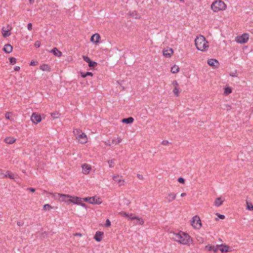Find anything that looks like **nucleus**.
Listing matches in <instances>:
<instances>
[{
  "mask_svg": "<svg viewBox=\"0 0 253 253\" xmlns=\"http://www.w3.org/2000/svg\"><path fill=\"white\" fill-rule=\"evenodd\" d=\"M197 241L200 244H202L204 242V239L201 236L197 235L196 236Z\"/></svg>",
  "mask_w": 253,
  "mask_h": 253,
  "instance_id": "f704fd0d",
  "label": "nucleus"
},
{
  "mask_svg": "<svg viewBox=\"0 0 253 253\" xmlns=\"http://www.w3.org/2000/svg\"><path fill=\"white\" fill-rule=\"evenodd\" d=\"M122 141V139L120 137H117L116 138L113 139L111 143H107V142H105V144L109 146H111L112 145H116L120 144Z\"/></svg>",
  "mask_w": 253,
  "mask_h": 253,
  "instance_id": "a211bd4d",
  "label": "nucleus"
},
{
  "mask_svg": "<svg viewBox=\"0 0 253 253\" xmlns=\"http://www.w3.org/2000/svg\"><path fill=\"white\" fill-rule=\"evenodd\" d=\"M173 238L176 242L183 245L189 244L192 241L190 237L183 232L174 234Z\"/></svg>",
  "mask_w": 253,
  "mask_h": 253,
  "instance_id": "f03ea898",
  "label": "nucleus"
},
{
  "mask_svg": "<svg viewBox=\"0 0 253 253\" xmlns=\"http://www.w3.org/2000/svg\"><path fill=\"white\" fill-rule=\"evenodd\" d=\"M208 64L212 67H217L219 63L217 60L214 59H210L208 60Z\"/></svg>",
  "mask_w": 253,
  "mask_h": 253,
  "instance_id": "412c9836",
  "label": "nucleus"
},
{
  "mask_svg": "<svg viewBox=\"0 0 253 253\" xmlns=\"http://www.w3.org/2000/svg\"><path fill=\"white\" fill-rule=\"evenodd\" d=\"M134 121V119L132 117H129L127 118L123 119L122 120V122L123 123H126V124H131L133 123Z\"/></svg>",
  "mask_w": 253,
  "mask_h": 253,
  "instance_id": "c85d7f7f",
  "label": "nucleus"
},
{
  "mask_svg": "<svg viewBox=\"0 0 253 253\" xmlns=\"http://www.w3.org/2000/svg\"><path fill=\"white\" fill-rule=\"evenodd\" d=\"M82 200H83V198L72 196V197L68 200V201L70 203H73L74 204L78 205Z\"/></svg>",
  "mask_w": 253,
  "mask_h": 253,
  "instance_id": "f3484780",
  "label": "nucleus"
},
{
  "mask_svg": "<svg viewBox=\"0 0 253 253\" xmlns=\"http://www.w3.org/2000/svg\"><path fill=\"white\" fill-rule=\"evenodd\" d=\"M163 144H165L168 143V141H167L166 142H165V141H163Z\"/></svg>",
  "mask_w": 253,
  "mask_h": 253,
  "instance_id": "bf43d9fd",
  "label": "nucleus"
},
{
  "mask_svg": "<svg viewBox=\"0 0 253 253\" xmlns=\"http://www.w3.org/2000/svg\"><path fill=\"white\" fill-rule=\"evenodd\" d=\"M4 176L5 177H8L12 179H14L15 178L14 175L12 172H10L9 171H7L6 173L5 174Z\"/></svg>",
  "mask_w": 253,
  "mask_h": 253,
  "instance_id": "473e14b6",
  "label": "nucleus"
},
{
  "mask_svg": "<svg viewBox=\"0 0 253 253\" xmlns=\"http://www.w3.org/2000/svg\"><path fill=\"white\" fill-rule=\"evenodd\" d=\"M163 55L166 58H170L173 53V51L171 48L165 49L163 51Z\"/></svg>",
  "mask_w": 253,
  "mask_h": 253,
  "instance_id": "dca6fc26",
  "label": "nucleus"
},
{
  "mask_svg": "<svg viewBox=\"0 0 253 253\" xmlns=\"http://www.w3.org/2000/svg\"><path fill=\"white\" fill-rule=\"evenodd\" d=\"M249 40V35L248 34H244L241 36L237 37L236 41L238 43H244L248 42Z\"/></svg>",
  "mask_w": 253,
  "mask_h": 253,
  "instance_id": "1a4fd4ad",
  "label": "nucleus"
},
{
  "mask_svg": "<svg viewBox=\"0 0 253 253\" xmlns=\"http://www.w3.org/2000/svg\"><path fill=\"white\" fill-rule=\"evenodd\" d=\"M195 44L198 50L205 51L208 50L209 45L203 36L197 37L195 40Z\"/></svg>",
  "mask_w": 253,
  "mask_h": 253,
  "instance_id": "f257e3e1",
  "label": "nucleus"
},
{
  "mask_svg": "<svg viewBox=\"0 0 253 253\" xmlns=\"http://www.w3.org/2000/svg\"><path fill=\"white\" fill-rule=\"evenodd\" d=\"M83 201L87 202L91 204L100 205L102 203L101 199L97 196L84 198Z\"/></svg>",
  "mask_w": 253,
  "mask_h": 253,
  "instance_id": "423d86ee",
  "label": "nucleus"
},
{
  "mask_svg": "<svg viewBox=\"0 0 253 253\" xmlns=\"http://www.w3.org/2000/svg\"><path fill=\"white\" fill-rule=\"evenodd\" d=\"M97 64L96 62L90 61L88 63V66L91 68H94L97 66Z\"/></svg>",
  "mask_w": 253,
  "mask_h": 253,
  "instance_id": "e433bc0d",
  "label": "nucleus"
},
{
  "mask_svg": "<svg viewBox=\"0 0 253 253\" xmlns=\"http://www.w3.org/2000/svg\"><path fill=\"white\" fill-rule=\"evenodd\" d=\"M83 173L84 174H88L91 170V166L87 164H84L82 165Z\"/></svg>",
  "mask_w": 253,
  "mask_h": 253,
  "instance_id": "2eb2a0df",
  "label": "nucleus"
},
{
  "mask_svg": "<svg viewBox=\"0 0 253 253\" xmlns=\"http://www.w3.org/2000/svg\"><path fill=\"white\" fill-rule=\"evenodd\" d=\"M15 141H16L15 138H14L13 137H6L4 139V142L6 143L10 144H13V143H14L15 142Z\"/></svg>",
  "mask_w": 253,
  "mask_h": 253,
  "instance_id": "bb28decb",
  "label": "nucleus"
},
{
  "mask_svg": "<svg viewBox=\"0 0 253 253\" xmlns=\"http://www.w3.org/2000/svg\"><path fill=\"white\" fill-rule=\"evenodd\" d=\"M231 76H232L233 77H235V76L234 74L231 75Z\"/></svg>",
  "mask_w": 253,
  "mask_h": 253,
  "instance_id": "680f3d73",
  "label": "nucleus"
},
{
  "mask_svg": "<svg viewBox=\"0 0 253 253\" xmlns=\"http://www.w3.org/2000/svg\"><path fill=\"white\" fill-rule=\"evenodd\" d=\"M17 225H18V226H21V223H20V222H17Z\"/></svg>",
  "mask_w": 253,
  "mask_h": 253,
  "instance_id": "13d9d810",
  "label": "nucleus"
},
{
  "mask_svg": "<svg viewBox=\"0 0 253 253\" xmlns=\"http://www.w3.org/2000/svg\"><path fill=\"white\" fill-rule=\"evenodd\" d=\"M12 46L10 44H7L4 45L3 50L4 51V52L9 53L12 52Z\"/></svg>",
  "mask_w": 253,
  "mask_h": 253,
  "instance_id": "b1692460",
  "label": "nucleus"
},
{
  "mask_svg": "<svg viewBox=\"0 0 253 253\" xmlns=\"http://www.w3.org/2000/svg\"><path fill=\"white\" fill-rule=\"evenodd\" d=\"M113 179L119 184V186H123L125 184V180L122 178V176L119 175H114L113 176Z\"/></svg>",
  "mask_w": 253,
  "mask_h": 253,
  "instance_id": "4468645a",
  "label": "nucleus"
},
{
  "mask_svg": "<svg viewBox=\"0 0 253 253\" xmlns=\"http://www.w3.org/2000/svg\"><path fill=\"white\" fill-rule=\"evenodd\" d=\"M107 142V143H111V142H110V140H108Z\"/></svg>",
  "mask_w": 253,
  "mask_h": 253,
  "instance_id": "052dcab7",
  "label": "nucleus"
},
{
  "mask_svg": "<svg viewBox=\"0 0 253 253\" xmlns=\"http://www.w3.org/2000/svg\"><path fill=\"white\" fill-rule=\"evenodd\" d=\"M247 209L249 211H253V205L248 201H247Z\"/></svg>",
  "mask_w": 253,
  "mask_h": 253,
  "instance_id": "c9c22d12",
  "label": "nucleus"
},
{
  "mask_svg": "<svg viewBox=\"0 0 253 253\" xmlns=\"http://www.w3.org/2000/svg\"><path fill=\"white\" fill-rule=\"evenodd\" d=\"M211 8L214 12H218L225 10L226 8V4L221 0H217L212 3Z\"/></svg>",
  "mask_w": 253,
  "mask_h": 253,
  "instance_id": "20e7f679",
  "label": "nucleus"
},
{
  "mask_svg": "<svg viewBox=\"0 0 253 253\" xmlns=\"http://www.w3.org/2000/svg\"><path fill=\"white\" fill-rule=\"evenodd\" d=\"M74 236H78L79 237H81L82 236V235L81 233H76L74 234Z\"/></svg>",
  "mask_w": 253,
  "mask_h": 253,
  "instance_id": "5fc2aeb1",
  "label": "nucleus"
},
{
  "mask_svg": "<svg viewBox=\"0 0 253 253\" xmlns=\"http://www.w3.org/2000/svg\"><path fill=\"white\" fill-rule=\"evenodd\" d=\"M12 29V27L8 25L6 27H3L2 28V36L6 38L9 37L11 35L10 31Z\"/></svg>",
  "mask_w": 253,
  "mask_h": 253,
  "instance_id": "9b49d317",
  "label": "nucleus"
},
{
  "mask_svg": "<svg viewBox=\"0 0 253 253\" xmlns=\"http://www.w3.org/2000/svg\"><path fill=\"white\" fill-rule=\"evenodd\" d=\"M51 52L53 53L55 55L58 57H61L62 56V52L58 50L56 47H54L51 50Z\"/></svg>",
  "mask_w": 253,
  "mask_h": 253,
  "instance_id": "a878e982",
  "label": "nucleus"
},
{
  "mask_svg": "<svg viewBox=\"0 0 253 253\" xmlns=\"http://www.w3.org/2000/svg\"><path fill=\"white\" fill-rule=\"evenodd\" d=\"M31 120L33 123L37 124L42 121V118L40 115L33 113L31 116Z\"/></svg>",
  "mask_w": 253,
  "mask_h": 253,
  "instance_id": "9d476101",
  "label": "nucleus"
},
{
  "mask_svg": "<svg viewBox=\"0 0 253 253\" xmlns=\"http://www.w3.org/2000/svg\"><path fill=\"white\" fill-rule=\"evenodd\" d=\"M177 180L179 183H184L185 182L184 178H183L182 177L178 178Z\"/></svg>",
  "mask_w": 253,
  "mask_h": 253,
  "instance_id": "a18cd8bd",
  "label": "nucleus"
},
{
  "mask_svg": "<svg viewBox=\"0 0 253 253\" xmlns=\"http://www.w3.org/2000/svg\"><path fill=\"white\" fill-rule=\"evenodd\" d=\"M110 226H111V222L109 220V219H107L106 221L105 226L108 227H110Z\"/></svg>",
  "mask_w": 253,
  "mask_h": 253,
  "instance_id": "79ce46f5",
  "label": "nucleus"
},
{
  "mask_svg": "<svg viewBox=\"0 0 253 253\" xmlns=\"http://www.w3.org/2000/svg\"><path fill=\"white\" fill-rule=\"evenodd\" d=\"M9 62H10V64L12 65L15 64L16 62V59L14 57H10L9 58Z\"/></svg>",
  "mask_w": 253,
  "mask_h": 253,
  "instance_id": "58836bf2",
  "label": "nucleus"
},
{
  "mask_svg": "<svg viewBox=\"0 0 253 253\" xmlns=\"http://www.w3.org/2000/svg\"><path fill=\"white\" fill-rule=\"evenodd\" d=\"M186 195V193H182L181 194V196L182 197H185Z\"/></svg>",
  "mask_w": 253,
  "mask_h": 253,
  "instance_id": "6e6d98bb",
  "label": "nucleus"
},
{
  "mask_svg": "<svg viewBox=\"0 0 253 253\" xmlns=\"http://www.w3.org/2000/svg\"><path fill=\"white\" fill-rule=\"evenodd\" d=\"M179 68L177 65H174L171 68L170 72L172 74H175L179 72Z\"/></svg>",
  "mask_w": 253,
  "mask_h": 253,
  "instance_id": "7c9ffc66",
  "label": "nucleus"
},
{
  "mask_svg": "<svg viewBox=\"0 0 253 253\" xmlns=\"http://www.w3.org/2000/svg\"><path fill=\"white\" fill-rule=\"evenodd\" d=\"M81 76L83 78H85L87 76H92L93 74L91 72H87L85 73L81 72Z\"/></svg>",
  "mask_w": 253,
  "mask_h": 253,
  "instance_id": "72a5a7b5",
  "label": "nucleus"
},
{
  "mask_svg": "<svg viewBox=\"0 0 253 253\" xmlns=\"http://www.w3.org/2000/svg\"><path fill=\"white\" fill-rule=\"evenodd\" d=\"M83 58L84 61L87 62L88 63L91 61L90 59L87 56H83Z\"/></svg>",
  "mask_w": 253,
  "mask_h": 253,
  "instance_id": "a19ab883",
  "label": "nucleus"
},
{
  "mask_svg": "<svg viewBox=\"0 0 253 253\" xmlns=\"http://www.w3.org/2000/svg\"><path fill=\"white\" fill-rule=\"evenodd\" d=\"M51 117L53 119L58 118L59 117V114L58 112L53 113L51 114Z\"/></svg>",
  "mask_w": 253,
  "mask_h": 253,
  "instance_id": "ea45409f",
  "label": "nucleus"
},
{
  "mask_svg": "<svg viewBox=\"0 0 253 253\" xmlns=\"http://www.w3.org/2000/svg\"><path fill=\"white\" fill-rule=\"evenodd\" d=\"M73 133L77 140L81 144H85L88 141L86 135L80 129L75 128L73 130Z\"/></svg>",
  "mask_w": 253,
  "mask_h": 253,
  "instance_id": "7ed1b4c3",
  "label": "nucleus"
},
{
  "mask_svg": "<svg viewBox=\"0 0 253 253\" xmlns=\"http://www.w3.org/2000/svg\"><path fill=\"white\" fill-rule=\"evenodd\" d=\"M31 66H35L36 65V62L34 61H32L30 64Z\"/></svg>",
  "mask_w": 253,
  "mask_h": 253,
  "instance_id": "603ef678",
  "label": "nucleus"
},
{
  "mask_svg": "<svg viewBox=\"0 0 253 253\" xmlns=\"http://www.w3.org/2000/svg\"><path fill=\"white\" fill-rule=\"evenodd\" d=\"M176 194L174 192H169L165 197V199L168 203H171L175 200Z\"/></svg>",
  "mask_w": 253,
  "mask_h": 253,
  "instance_id": "f8f14e48",
  "label": "nucleus"
},
{
  "mask_svg": "<svg viewBox=\"0 0 253 253\" xmlns=\"http://www.w3.org/2000/svg\"><path fill=\"white\" fill-rule=\"evenodd\" d=\"M35 46L36 47H39L41 46V42L39 41H37L35 43Z\"/></svg>",
  "mask_w": 253,
  "mask_h": 253,
  "instance_id": "37998d69",
  "label": "nucleus"
},
{
  "mask_svg": "<svg viewBox=\"0 0 253 253\" xmlns=\"http://www.w3.org/2000/svg\"><path fill=\"white\" fill-rule=\"evenodd\" d=\"M79 205L83 207L86 208V205L84 203H82V201L80 202V204H78Z\"/></svg>",
  "mask_w": 253,
  "mask_h": 253,
  "instance_id": "3c124183",
  "label": "nucleus"
},
{
  "mask_svg": "<svg viewBox=\"0 0 253 253\" xmlns=\"http://www.w3.org/2000/svg\"><path fill=\"white\" fill-rule=\"evenodd\" d=\"M137 177L139 179H141V180H143L144 179V177L143 176L141 175V174H137Z\"/></svg>",
  "mask_w": 253,
  "mask_h": 253,
  "instance_id": "09e8293b",
  "label": "nucleus"
},
{
  "mask_svg": "<svg viewBox=\"0 0 253 253\" xmlns=\"http://www.w3.org/2000/svg\"><path fill=\"white\" fill-rule=\"evenodd\" d=\"M29 0V2L31 4H33V3L34 2V0Z\"/></svg>",
  "mask_w": 253,
  "mask_h": 253,
  "instance_id": "4d7b16f0",
  "label": "nucleus"
},
{
  "mask_svg": "<svg viewBox=\"0 0 253 253\" xmlns=\"http://www.w3.org/2000/svg\"><path fill=\"white\" fill-rule=\"evenodd\" d=\"M43 209L45 211H49L52 209V207L49 204H45L43 206Z\"/></svg>",
  "mask_w": 253,
  "mask_h": 253,
  "instance_id": "4c0bfd02",
  "label": "nucleus"
},
{
  "mask_svg": "<svg viewBox=\"0 0 253 253\" xmlns=\"http://www.w3.org/2000/svg\"><path fill=\"white\" fill-rule=\"evenodd\" d=\"M104 233L101 231H97L94 235V239L97 242H100L102 240Z\"/></svg>",
  "mask_w": 253,
  "mask_h": 253,
  "instance_id": "6ab92c4d",
  "label": "nucleus"
},
{
  "mask_svg": "<svg viewBox=\"0 0 253 253\" xmlns=\"http://www.w3.org/2000/svg\"><path fill=\"white\" fill-rule=\"evenodd\" d=\"M218 245L216 246L207 245L205 247L206 249L208 251H213L216 253L218 251Z\"/></svg>",
  "mask_w": 253,
  "mask_h": 253,
  "instance_id": "aec40b11",
  "label": "nucleus"
},
{
  "mask_svg": "<svg viewBox=\"0 0 253 253\" xmlns=\"http://www.w3.org/2000/svg\"><path fill=\"white\" fill-rule=\"evenodd\" d=\"M40 69L43 71L50 72L51 71L50 68L47 64H42L40 66Z\"/></svg>",
  "mask_w": 253,
  "mask_h": 253,
  "instance_id": "cd10ccee",
  "label": "nucleus"
},
{
  "mask_svg": "<svg viewBox=\"0 0 253 253\" xmlns=\"http://www.w3.org/2000/svg\"><path fill=\"white\" fill-rule=\"evenodd\" d=\"M100 35L96 33V34H93L91 37L90 41L92 42H94V43H96L99 42V40L100 39Z\"/></svg>",
  "mask_w": 253,
  "mask_h": 253,
  "instance_id": "4be33fe9",
  "label": "nucleus"
},
{
  "mask_svg": "<svg viewBox=\"0 0 253 253\" xmlns=\"http://www.w3.org/2000/svg\"><path fill=\"white\" fill-rule=\"evenodd\" d=\"M224 200H222L220 197L215 199L214 202V205L215 207H218L222 205Z\"/></svg>",
  "mask_w": 253,
  "mask_h": 253,
  "instance_id": "393cba45",
  "label": "nucleus"
},
{
  "mask_svg": "<svg viewBox=\"0 0 253 253\" xmlns=\"http://www.w3.org/2000/svg\"><path fill=\"white\" fill-rule=\"evenodd\" d=\"M27 28L29 30L31 31L32 29V24L31 23H29L27 25Z\"/></svg>",
  "mask_w": 253,
  "mask_h": 253,
  "instance_id": "de8ad7c7",
  "label": "nucleus"
},
{
  "mask_svg": "<svg viewBox=\"0 0 253 253\" xmlns=\"http://www.w3.org/2000/svg\"><path fill=\"white\" fill-rule=\"evenodd\" d=\"M20 69V67L19 66H15L14 67V70L15 71H18Z\"/></svg>",
  "mask_w": 253,
  "mask_h": 253,
  "instance_id": "864d4df0",
  "label": "nucleus"
},
{
  "mask_svg": "<svg viewBox=\"0 0 253 253\" xmlns=\"http://www.w3.org/2000/svg\"><path fill=\"white\" fill-rule=\"evenodd\" d=\"M116 160L115 159H111L107 161L110 168H113L115 167Z\"/></svg>",
  "mask_w": 253,
  "mask_h": 253,
  "instance_id": "c756f323",
  "label": "nucleus"
},
{
  "mask_svg": "<svg viewBox=\"0 0 253 253\" xmlns=\"http://www.w3.org/2000/svg\"><path fill=\"white\" fill-rule=\"evenodd\" d=\"M119 214L123 216H130L131 217V218L132 219H137L140 221L139 224L141 225H143L144 223V221L143 219H142L141 218L137 217L136 216H132V214H130V215H128V214L126 213V212L124 211H121L119 212Z\"/></svg>",
  "mask_w": 253,
  "mask_h": 253,
  "instance_id": "ddd939ff",
  "label": "nucleus"
},
{
  "mask_svg": "<svg viewBox=\"0 0 253 253\" xmlns=\"http://www.w3.org/2000/svg\"><path fill=\"white\" fill-rule=\"evenodd\" d=\"M218 247H220L219 250L222 253H227L229 252V247L227 245L223 244L218 245Z\"/></svg>",
  "mask_w": 253,
  "mask_h": 253,
  "instance_id": "5701e85b",
  "label": "nucleus"
},
{
  "mask_svg": "<svg viewBox=\"0 0 253 253\" xmlns=\"http://www.w3.org/2000/svg\"><path fill=\"white\" fill-rule=\"evenodd\" d=\"M216 214L221 219H223L225 218V216L224 215H223V214H219V213H216Z\"/></svg>",
  "mask_w": 253,
  "mask_h": 253,
  "instance_id": "49530a36",
  "label": "nucleus"
},
{
  "mask_svg": "<svg viewBox=\"0 0 253 253\" xmlns=\"http://www.w3.org/2000/svg\"><path fill=\"white\" fill-rule=\"evenodd\" d=\"M10 114L11 113L10 112H7L5 114V117L6 118V119H8V120H9L10 119Z\"/></svg>",
  "mask_w": 253,
  "mask_h": 253,
  "instance_id": "c03bdc74",
  "label": "nucleus"
},
{
  "mask_svg": "<svg viewBox=\"0 0 253 253\" xmlns=\"http://www.w3.org/2000/svg\"><path fill=\"white\" fill-rule=\"evenodd\" d=\"M50 194L55 200H57L60 202H68V200H67V199H70L72 197L71 195L68 194H63L60 193H50Z\"/></svg>",
  "mask_w": 253,
  "mask_h": 253,
  "instance_id": "39448f33",
  "label": "nucleus"
},
{
  "mask_svg": "<svg viewBox=\"0 0 253 253\" xmlns=\"http://www.w3.org/2000/svg\"><path fill=\"white\" fill-rule=\"evenodd\" d=\"M172 85L173 86V92L174 95L176 97L179 95L180 93V87L179 86V84L176 80H174L171 83Z\"/></svg>",
  "mask_w": 253,
  "mask_h": 253,
  "instance_id": "6e6552de",
  "label": "nucleus"
},
{
  "mask_svg": "<svg viewBox=\"0 0 253 253\" xmlns=\"http://www.w3.org/2000/svg\"><path fill=\"white\" fill-rule=\"evenodd\" d=\"M191 225L194 228L200 229L201 227L202 223L199 216L195 215L192 218Z\"/></svg>",
  "mask_w": 253,
  "mask_h": 253,
  "instance_id": "0eeeda50",
  "label": "nucleus"
},
{
  "mask_svg": "<svg viewBox=\"0 0 253 253\" xmlns=\"http://www.w3.org/2000/svg\"><path fill=\"white\" fill-rule=\"evenodd\" d=\"M27 190L32 192H35L36 190L35 188H27Z\"/></svg>",
  "mask_w": 253,
  "mask_h": 253,
  "instance_id": "8fccbe9b",
  "label": "nucleus"
},
{
  "mask_svg": "<svg viewBox=\"0 0 253 253\" xmlns=\"http://www.w3.org/2000/svg\"><path fill=\"white\" fill-rule=\"evenodd\" d=\"M223 94L225 96H227L232 92V88L230 87H227L224 88Z\"/></svg>",
  "mask_w": 253,
  "mask_h": 253,
  "instance_id": "2f4dec72",
  "label": "nucleus"
}]
</instances>
